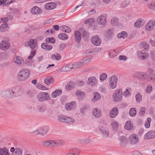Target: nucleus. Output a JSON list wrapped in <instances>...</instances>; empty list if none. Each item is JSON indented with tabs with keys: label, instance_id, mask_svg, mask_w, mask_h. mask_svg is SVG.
Instances as JSON below:
<instances>
[{
	"label": "nucleus",
	"instance_id": "nucleus-1",
	"mask_svg": "<svg viewBox=\"0 0 155 155\" xmlns=\"http://www.w3.org/2000/svg\"><path fill=\"white\" fill-rule=\"evenodd\" d=\"M135 75L142 81H151L155 82V74H153L152 73H150L148 75L145 72H138L135 73Z\"/></svg>",
	"mask_w": 155,
	"mask_h": 155
},
{
	"label": "nucleus",
	"instance_id": "nucleus-2",
	"mask_svg": "<svg viewBox=\"0 0 155 155\" xmlns=\"http://www.w3.org/2000/svg\"><path fill=\"white\" fill-rule=\"evenodd\" d=\"M30 72L26 69H22L18 72V78L20 81H24L29 78Z\"/></svg>",
	"mask_w": 155,
	"mask_h": 155
},
{
	"label": "nucleus",
	"instance_id": "nucleus-3",
	"mask_svg": "<svg viewBox=\"0 0 155 155\" xmlns=\"http://www.w3.org/2000/svg\"><path fill=\"white\" fill-rule=\"evenodd\" d=\"M93 56L89 54L81 60L79 61L73 63L74 68L77 69L82 66L84 64L83 63L84 62L86 61H87V62H90Z\"/></svg>",
	"mask_w": 155,
	"mask_h": 155
},
{
	"label": "nucleus",
	"instance_id": "nucleus-4",
	"mask_svg": "<svg viewBox=\"0 0 155 155\" xmlns=\"http://www.w3.org/2000/svg\"><path fill=\"white\" fill-rule=\"evenodd\" d=\"M122 90L121 89L116 90L113 96L114 101L115 102L120 101L122 99Z\"/></svg>",
	"mask_w": 155,
	"mask_h": 155
},
{
	"label": "nucleus",
	"instance_id": "nucleus-5",
	"mask_svg": "<svg viewBox=\"0 0 155 155\" xmlns=\"http://www.w3.org/2000/svg\"><path fill=\"white\" fill-rule=\"evenodd\" d=\"M37 98L38 100L40 101L50 100L48 93L45 92H41L38 94L37 96Z\"/></svg>",
	"mask_w": 155,
	"mask_h": 155
},
{
	"label": "nucleus",
	"instance_id": "nucleus-6",
	"mask_svg": "<svg viewBox=\"0 0 155 155\" xmlns=\"http://www.w3.org/2000/svg\"><path fill=\"white\" fill-rule=\"evenodd\" d=\"M49 130V128L48 127L45 126L39 128L34 131V132H38V134H41L42 135H44L48 133Z\"/></svg>",
	"mask_w": 155,
	"mask_h": 155
},
{
	"label": "nucleus",
	"instance_id": "nucleus-7",
	"mask_svg": "<svg viewBox=\"0 0 155 155\" xmlns=\"http://www.w3.org/2000/svg\"><path fill=\"white\" fill-rule=\"evenodd\" d=\"M10 47V44L7 40H3L0 42V49L3 50H7Z\"/></svg>",
	"mask_w": 155,
	"mask_h": 155
},
{
	"label": "nucleus",
	"instance_id": "nucleus-8",
	"mask_svg": "<svg viewBox=\"0 0 155 155\" xmlns=\"http://www.w3.org/2000/svg\"><path fill=\"white\" fill-rule=\"evenodd\" d=\"M10 152L12 153L11 155H22V150L20 148L12 147L10 149Z\"/></svg>",
	"mask_w": 155,
	"mask_h": 155
},
{
	"label": "nucleus",
	"instance_id": "nucleus-9",
	"mask_svg": "<svg viewBox=\"0 0 155 155\" xmlns=\"http://www.w3.org/2000/svg\"><path fill=\"white\" fill-rule=\"evenodd\" d=\"M98 128L101 131V134L103 135L104 137L106 138L108 137L109 136V132L105 127H103L101 125H100Z\"/></svg>",
	"mask_w": 155,
	"mask_h": 155
},
{
	"label": "nucleus",
	"instance_id": "nucleus-10",
	"mask_svg": "<svg viewBox=\"0 0 155 155\" xmlns=\"http://www.w3.org/2000/svg\"><path fill=\"white\" fill-rule=\"evenodd\" d=\"M117 81V78L116 76L114 75L111 77L109 85L111 88L114 89L116 87Z\"/></svg>",
	"mask_w": 155,
	"mask_h": 155
},
{
	"label": "nucleus",
	"instance_id": "nucleus-11",
	"mask_svg": "<svg viewBox=\"0 0 155 155\" xmlns=\"http://www.w3.org/2000/svg\"><path fill=\"white\" fill-rule=\"evenodd\" d=\"M2 95L3 97L7 98H13L11 88L3 91L2 93Z\"/></svg>",
	"mask_w": 155,
	"mask_h": 155
},
{
	"label": "nucleus",
	"instance_id": "nucleus-12",
	"mask_svg": "<svg viewBox=\"0 0 155 155\" xmlns=\"http://www.w3.org/2000/svg\"><path fill=\"white\" fill-rule=\"evenodd\" d=\"M138 57L141 60H145L148 57L149 54L146 53L145 50L139 51L138 52Z\"/></svg>",
	"mask_w": 155,
	"mask_h": 155
},
{
	"label": "nucleus",
	"instance_id": "nucleus-13",
	"mask_svg": "<svg viewBox=\"0 0 155 155\" xmlns=\"http://www.w3.org/2000/svg\"><path fill=\"white\" fill-rule=\"evenodd\" d=\"M11 91L13 96V98L19 96L20 95L19 88L18 87H11Z\"/></svg>",
	"mask_w": 155,
	"mask_h": 155
},
{
	"label": "nucleus",
	"instance_id": "nucleus-14",
	"mask_svg": "<svg viewBox=\"0 0 155 155\" xmlns=\"http://www.w3.org/2000/svg\"><path fill=\"white\" fill-rule=\"evenodd\" d=\"M155 137V131L150 130L147 132L144 136L145 140H150L153 139Z\"/></svg>",
	"mask_w": 155,
	"mask_h": 155
},
{
	"label": "nucleus",
	"instance_id": "nucleus-15",
	"mask_svg": "<svg viewBox=\"0 0 155 155\" xmlns=\"http://www.w3.org/2000/svg\"><path fill=\"white\" fill-rule=\"evenodd\" d=\"M91 40L92 43L96 46H99L101 45V40L98 35L92 37Z\"/></svg>",
	"mask_w": 155,
	"mask_h": 155
},
{
	"label": "nucleus",
	"instance_id": "nucleus-16",
	"mask_svg": "<svg viewBox=\"0 0 155 155\" xmlns=\"http://www.w3.org/2000/svg\"><path fill=\"white\" fill-rule=\"evenodd\" d=\"M106 15L103 14L99 17L97 19L98 23L100 25H104L106 23Z\"/></svg>",
	"mask_w": 155,
	"mask_h": 155
},
{
	"label": "nucleus",
	"instance_id": "nucleus-17",
	"mask_svg": "<svg viewBox=\"0 0 155 155\" xmlns=\"http://www.w3.org/2000/svg\"><path fill=\"white\" fill-rule=\"evenodd\" d=\"M42 144L45 146L52 147L55 144V143L53 140H46L42 142Z\"/></svg>",
	"mask_w": 155,
	"mask_h": 155
},
{
	"label": "nucleus",
	"instance_id": "nucleus-18",
	"mask_svg": "<svg viewBox=\"0 0 155 155\" xmlns=\"http://www.w3.org/2000/svg\"><path fill=\"white\" fill-rule=\"evenodd\" d=\"M97 83V80L94 77H92L89 78L87 82V84L88 85L92 86H95Z\"/></svg>",
	"mask_w": 155,
	"mask_h": 155
},
{
	"label": "nucleus",
	"instance_id": "nucleus-19",
	"mask_svg": "<svg viewBox=\"0 0 155 155\" xmlns=\"http://www.w3.org/2000/svg\"><path fill=\"white\" fill-rule=\"evenodd\" d=\"M76 107V102L72 101L71 103L67 104L65 105V109L67 110H71L75 109Z\"/></svg>",
	"mask_w": 155,
	"mask_h": 155
},
{
	"label": "nucleus",
	"instance_id": "nucleus-20",
	"mask_svg": "<svg viewBox=\"0 0 155 155\" xmlns=\"http://www.w3.org/2000/svg\"><path fill=\"white\" fill-rule=\"evenodd\" d=\"M137 136L136 134H131L129 137L131 144H134L138 141V139L137 137Z\"/></svg>",
	"mask_w": 155,
	"mask_h": 155
},
{
	"label": "nucleus",
	"instance_id": "nucleus-21",
	"mask_svg": "<svg viewBox=\"0 0 155 155\" xmlns=\"http://www.w3.org/2000/svg\"><path fill=\"white\" fill-rule=\"evenodd\" d=\"M56 4L54 2L46 3L45 5V8L48 10H51L54 9L56 8Z\"/></svg>",
	"mask_w": 155,
	"mask_h": 155
},
{
	"label": "nucleus",
	"instance_id": "nucleus-22",
	"mask_svg": "<svg viewBox=\"0 0 155 155\" xmlns=\"http://www.w3.org/2000/svg\"><path fill=\"white\" fill-rule=\"evenodd\" d=\"M74 64L71 63L63 67L61 69L62 71H70L72 69H74L73 68Z\"/></svg>",
	"mask_w": 155,
	"mask_h": 155
},
{
	"label": "nucleus",
	"instance_id": "nucleus-23",
	"mask_svg": "<svg viewBox=\"0 0 155 155\" xmlns=\"http://www.w3.org/2000/svg\"><path fill=\"white\" fill-rule=\"evenodd\" d=\"M118 110L116 107L113 108L110 111V116L112 118L115 117L118 114Z\"/></svg>",
	"mask_w": 155,
	"mask_h": 155
},
{
	"label": "nucleus",
	"instance_id": "nucleus-24",
	"mask_svg": "<svg viewBox=\"0 0 155 155\" xmlns=\"http://www.w3.org/2000/svg\"><path fill=\"white\" fill-rule=\"evenodd\" d=\"M145 21L144 20L139 18L134 23V26L137 28H139L142 26L144 24Z\"/></svg>",
	"mask_w": 155,
	"mask_h": 155
},
{
	"label": "nucleus",
	"instance_id": "nucleus-25",
	"mask_svg": "<svg viewBox=\"0 0 155 155\" xmlns=\"http://www.w3.org/2000/svg\"><path fill=\"white\" fill-rule=\"evenodd\" d=\"M79 153L80 150H79L74 148L71 149L66 155H79Z\"/></svg>",
	"mask_w": 155,
	"mask_h": 155
},
{
	"label": "nucleus",
	"instance_id": "nucleus-26",
	"mask_svg": "<svg viewBox=\"0 0 155 155\" xmlns=\"http://www.w3.org/2000/svg\"><path fill=\"white\" fill-rule=\"evenodd\" d=\"M36 40L31 39L30 41L26 42L27 45H29L30 48L32 49H34L36 47Z\"/></svg>",
	"mask_w": 155,
	"mask_h": 155
},
{
	"label": "nucleus",
	"instance_id": "nucleus-27",
	"mask_svg": "<svg viewBox=\"0 0 155 155\" xmlns=\"http://www.w3.org/2000/svg\"><path fill=\"white\" fill-rule=\"evenodd\" d=\"M119 139L122 146H125L127 145L128 139L125 136H121Z\"/></svg>",
	"mask_w": 155,
	"mask_h": 155
},
{
	"label": "nucleus",
	"instance_id": "nucleus-28",
	"mask_svg": "<svg viewBox=\"0 0 155 155\" xmlns=\"http://www.w3.org/2000/svg\"><path fill=\"white\" fill-rule=\"evenodd\" d=\"M94 97L92 98V101L94 102H95L100 99L101 98L100 94L97 92H94L93 93Z\"/></svg>",
	"mask_w": 155,
	"mask_h": 155
},
{
	"label": "nucleus",
	"instance_id": "nucleus-29",
	"mask_svg": "<svg viewBox=\"0 0 155 155\" xmlns=\"http://www.w3.org/2000/svg\"><path fill=\"white\" fill-rule=\"evenodd\" d=\"M31 12L32 14H38L40 13L41 12L39 8L35 6L31 9Z\"/></svg>",
	"mask_w": 155,
	"mask_h": 155
},
{
	"label": "nucleus",
	"instance_id": "nucleus-30",
	"mask_svg": "<svg viewBox=\"0 0 155 155\" xmlns=\"http://www.w3.org/2000/svg\"><path fill=\"white\" fill-rule=\"evenodd\" d=\"M74 37L75 41L77 42H79L81 39V33L78 31H76L74 33Z\"/></svg>",
	"mask_w": 155,
	"mask_h": 155
},
{
	"label": "nucleus",
	"instance_id": "nucleus-31",
	"mask_svg": "<svg viewBox=\"0 0 155 155\" xmlns=\"http://www.w3.org/2000/svg\"><path fill=\"white\" fill-rule=\"evenodd\" d=\"M62 92V90L61 89H57L53 92L51 94V97L53 98H55L60 95Z\"/></svg>",
	"mask_w": 155,
	"mask_h": 155
},
{
	"label": "nucleus",
	"instance_id": "nucleus-32",
	"mask_svg": "<svg viewBox=\"0 0 155 155\" xmlns=\"http://www.w3.org/2000/svg\"><path fill=\"white\" fill-rule=\"evenodd\" d=\"M0 155H10L8 150L6 147L0 148Z\"/></svg>",
	"mask_w": 155,
	"mask_h": 155
},
{
	"label": "nucleus",
	"instance_id": "nucleus-33",
	"mask_svg": "<svg viewBox=\"0 0 155 155\" xmlns=\"http://www.w3.org/2000/svg\"><path fill=\"white\" fill-rule=\"evenodd\" d=\"M54 81V79L51 77H47L44 79L45 83L47 85H49L53 83Z\"/></svg>",
	"mask_w": 155,
	"mask_h": 155
},
{
	"label": "nucleus",
	"instance_id": "nucleus-34",
	"mask_svg": "<svg viewBox=\"0 0 155 155\" xmlns=\"http://www.w3.org/2000/svg\"><path fill=\"white\" fill-rule=\"evenodd\" d=\"M93 113L94 116L97 118H99L101 115V112L99 110L94 109L93 111Z\"/></svg>",
	"mask_w": 155,
	"mask_h": 155
},
{
	"label": "nucleus",
	"instance_id": "nucleus-35",
	"mask_svg": "<svg viewBox=\"0 0 155 155\" xmlns=\"http://www.w3.org/2000/svg\"><path fill=\"white\" fill-rule=\"evenodd\" d=\"M133 126V125L132 124L131 121H129L126 123L124 127L126 130H130L132 129Z\"/></svg>",
	"mask_w": 155,
	"mask_h": 155
},
{
	"label": "nucleus",
	"instance_id": "nucleus-36",
	"mask_svg": "<svg viewBox=\"0 0 155 155\" xmlns=\"http://www.w3.org/2000/svg\"><path fill=\"white\" fill-rule=\"evenodd\" d=\"M127 33L126 32L123 31L121 33L118 34L117 36L119 38H125L127 37Z\"/></svg>",
	"mask_w": 155,
	"mask_h": 155
},
{
	"label": "nucleus",
	"instance_id": "nucleus-37",
	"mask_svg": "<svg viewBox=\"0 0 155 155\" xmlns=\"http://www.w3.org/2000/svg\"><path fill=\"white\" fill-rule=\"evenodd\" d=\"M58 38L61 40H65L68 38V37L65 33H60L58 35Z\"/></svg>",
	"mask_w": 155,
	"mask_h": 155
},
{
	"label": "nucleus",
	"instance_id": "nucleus-38",
	"mask_svg": "<svg viewBox=\"0 0 155 155\" xmlns=\"http://www.w3.org/2000/svg\"><path fill=\"white\" fill-rule=\"evenodd\" d=\"M113 28H110L107 30L106 34V37L107 38H110L113 33Z\"/></svg>",
	"mask_w": 155,
	"mask_h": 155
},
{
	"label": "nucleus",
	"instance_id": "nucleus-39",
	"mask_svg": "<svg viewBox=\"0 0 155 155\" xmlns=\"http://www.w3.org/2000/svg\"><path fill=\"white\" fill-rule=\"evenodd\" d=\"M63 31L66 33H69L71 31V28L66 25H62L61 26Z\"/></svg>",
	"mask_w": 155,
	"mask_h": 155
},
{
	"label": "nucleus",
	"instance_id": "nucleus-40",
	"mask_svg": "<svg viewBox=\"0 0 155 155\" xmlns=\"http://www.w3.org/2000/svg\"><path fill=\"white\" fill-rule=\"evenodd\" d=\"M37 108L38 111L43 112L46 110V107L43 104H41L38 106Z\"/></svg>",
	"mask_w": 155,
	"mask_h": 155
},
{
	"label": "nucleus",
	"instance_id": "nucleus-41",
	"mask_svg": "<svg viewBox=\"0 0 155 155\" xmlns=\"http://www.w3.org/2000/svg\"><path fill=\"white\" fill-rule=\"evenodd\" d=\"M74 86V83L73 81H70L67 84L66 88L67 89L70 90L73 89Z\"/></svg>",
	"mask_w": 155,
	"mask_h": 155
},
{
	"label": "nucleus",
	"instance_id": "nucleus-42",
	"mask_svg": "<svg viewBox=\"0 0 155 155\" xmlns=\"http://www.w3.org/2000/svg\"><path fill=\"white\" fill-rule=\"evenodd\" d=\"M137 113L136 109L135 108H132L130 109L129 114L131 117L134 116Z\"/></svg>",
	"mask_w": 155,
	"mask_h": 155
},
{
	"label": "nucleus",
	"instance_id": "nucleus-43",
	"mask_svg": "<svg viewBox=\"0 0 155 155\" xmlns=\"http://www.w3.org/2000/svg\"><path fill=\"white\" fill-rule=\"evenodd\" d=\"M93 22V19L92 18L87 19L84 21L85 24H88L90 26L91 25Z\"/></svg>",
	"mask_w": 155,
	"mask_h": 155
},
{
	"label": "nucleus",
	"instance_id": "nucleus-44",
	"mask_svg": "<svg viewBox=\"0 0 155 155\" xmlns=\"http://www.w3.org/2000/svg\"><path fill=\"white\" fill-rule=\"evenodd\" d=\"M125 97H128L131 95V93L130 91L127 88L125 91L122 93V95Z\"/></svg>",
	"mask_w": 155,
	"mask_h": 155
},
{
	"label": "nucleus",
	"instance_id": "nucleus-45",
	"mask_svg": "<svg viewBox=\"0 0 155 155\" xmlns=\"http://www.w3.org/2000/svg\"><path fill=\"white\" fill-rule=\"evenodd\" d=\"M15 62L18 64H20L23 61V59L20 56H17L16 58L14 59Z\"/></svg>",
	"mask_w": 155,
	"mask_h": 155
},
{
	"label": "nucleus",
	"instance_id": "nucleus-46",
	"mask_svg": "<svg viewBox=\"0 0 155 155\" xmlns=\"http://www.w3.org/2000/svg\"><path fill=\"white\" fill-rule=\"evenodd\" d=\"M66 117L65 116L58 115V119L60 122L65 123Z\"/></svg>",
	"mask_w": 155,
	"mask_h": 155
},
{
	"label": "nucleus",
	"instance_id": "nucleus-47",
	"mask_svg": "<svg viewBox=\"0 0 155 155\" xmlns=\"http://www.w3.org/2000/svg\"><path fill=\"white\" fill-rule=\"evenodd\" d=\"M118 19L114 17L112 18L111 21V24L113 26L117 25L118 24Z\"/></svg>",
	"mask_w": 155,
	"mask_h": 155
},
{
	"label": "nucleus",
	"instance_id": "nucleus-48",
	"mask_svg": "<svg viewBox=\"0 0 155 155\" xmlns=\"http://www.w3.org/2000/svg\"><path fill=\"white\" fill-rule=\"evenodd\" d=\"M107 74L105 73H102L100 76V79L101 81H103L106 80L107 78Z\"/></svg>",
	"mask_w": 155,
	"mask_h": 155
},
{
	"label": "nucleus",
	"instance_id": "nucleus-49",
	"mask_svg": "<svg viewBox=\"0 0 155 155\" xmlns=\"http://www.w3.org/2000/svg\"><path fill=\"white\" fill-rule=\"evenodd\" d=\"M109 54L111 58H113L116 56L117 53L116 51L114 50H110L109 51Z\"/></svg>",
	"mask_w": 155,
	"mask_h": 155
},
{
	"label": "nucleus",
	"instance_id": "nucleus-50",
	"mask_svg": "<svg viewBox=\"0 0 155 155\" xmlns=\"http://www.w3.org/2000/svg\"><path fill=\"white\" fill-rule=\"evenodd\" d=\"M146 110V108L145 107H141L140 110L139 112V115L141 116L143 115L145 113Z\"/></svg>",
	"mask_w": 155,
	"mask_h": 155
},
{
	"label": "nucleus",
	"instance_id": "nucleus-51",
	"mask_svg": "<svg viewBox=\"0 0 155 155\" xmlns=\"http://www.w3.org/2000/svg\"><path fill=\"white\" fill-rule=\"evenodd\" d=\"M36 53V51L34 50H32L31 51L30 55L28 56V58L30 60L32 59L33 57L35 56Z\"/></svg>",
	"mask_w": 155,
	"mask_h": 155
},
{
	"label": "nucleus",
	"instance_id": "nucleus-52",
	"mask_svg": "<svg viewBox=\"0 0 155 155\" xmlns=\"http://www.w3.org/2000/svg\"><path fill=\"white\" fill-rule=\"evenodd\" d=\"M45 41L48 43H54L55 42V39L52 37L50 38H47L45 40Z\"/></svg>",
	"mask_w": 155,
	"mask_h": 155
},
{
	"label": "nucleus",
	"instance_id": "nucleus-53",
	"mask_svg": "<svg viewBox=\"0 0 155 155\" xmlns=\"http://www.w3.org/2000/svg\"><path fill=\"white\" fill-rule=\"evenodd\" d=\"M151 120L150 118L148 117L147 119V122L145 123V126L146 128H149L150 127V124Z\"/></svg>",
	"mask_w": 155,
	"mask_h": 155
},
{
	"label": "nucleus",
	"instance_id": "nucleus-54",
	"mask_svg": "<svg viewBox=\"0 0 155 155\" xmlns=\"http://www.w3.org/2000/svg\"><path fill=\"white\" fill-rule=\"evenodd\" d=\"M54 142L55 143V144H57L58 146L63 145L64 143V142L63 140H54Z\"/></svg>",
	"mask_w": 155,
	"mask_h": 155
},
{
	"label": "nucleus",
	"instance_id": "nucleus-55",
	"mask_svg": "<svg viewBox=\"0 0 155 155\" xmlns=\"http://www.w3.org/2000/svg\"><path fill=\"white\" fill-rule=\"evenodd\" d=\"M135 98L137 102L140 103L142 100V97L140 94H138L136 95Z\"/></svg>",
	"mask_w": 155,
	"mask_h": 155
},
{
	"label": "nucleus",
	"instance_id": "nucleus-56",
	"mask_svg": "<svg viewBox=\"0 0 155 155\" xmlns=\"http://www.w3.org/2000/svg\"><path fill=\"white\" fill-rule=\"evenodd\" d=\"M76 95L78 96H80L82 97H84L85 96V94L83 92L78 91L76 92Z\"/></svg>",
	"mask_w": 155,
	"mask_h": 155
},
{
	"label": "nucleus",
	"instance_id": "nucleus-57",
	"mask_svg": "<svg viewBox=\"0 0 155 155\" xmlns=\"http://www.w3.org/2000/svg\"><path fill=\"white\" fill-rule=\"evenodd\" d=\"M74 121V120L73 118L68 117L66 116L65 118V123H69L71 122H73Z\"/></svg>",
	"mask_w": 155,
	"mask_h": 155
},
{
	"label": "nucleus",
	"instance_id": "nucleus-58",
	"mask_svg": "<svg viewBox=\"0 0 155 155\" xmlns=\"http://www.w3.org/2000/svg\"><path fill=\"white\" fill-rule=\"evenodd\" d=\"M150 53L152 59L153 61H155V50H151L150 51Z\"/></svg>",
	"mask_w": 155,
	"mask_h": 155
},
{
	"label": "nucleus",
	"instance_id": "nucleus-59",
	"mask_svg": "<svg viewBox=\"0 0 155 155\" xmlns=\"http://www.w3.org/2000/svg\"><path fill=\"white\" fill-rule=\"evenodd\" d=\"M112 126L113 129L115 130L118 127V124L115 121H113L112 123Z\"/></svg>",
	"mask_w": 155,
	"mask_h": 155
},
{
	"label": "nucleus",
	"instance_id": "nucleus-60",
	"mask_svg": "<svg viewBox=\"0 0 155 155\" xmlns=\"http://www.w3.org/2000/svg\"><path fill=\"white\" fill-rule=\"evenodd\" d=\"M152 90V87L151 85L148 86L146 89V92L149 93Z\"/></svg>",
	"mask_w": 155,
	"mask_h": 155
},
{
	"label": "nucleus",
	"instance_id": "nucleus-61",
	"mask_svg": "<svg viewBox=\"0 0 155 155\" xmlns=\"http://www.w3.org/2000/svg\"><path fill=\"white\" fill-rule=\"evenodd\" d=\"M147 6L153 10L155 9V3H153L150 4H148Z\"/></svg>",
	"mask_w": 155,
	"mask_h": 155
},
{
	"label": "nucleus",
	"instance_id": "nucleus-62",
	"mask_svg": "<svg viewBox=\"0 0 155 155\" xmlns=\"http://www.w3.org/2000/svg\"><path fill=\"white\" fill-rule=\"evenodd\" d=\"M147 24L151 27L152 26V27L153 28L155 25V22L153 20H150Z\"/></svg>",
	"mask_w": 155,
	"mask_h": 155
},
{
	"label": "nucleus",
	"instance_id": "nucleus-63",
	"mask_svg": "<svg viewBox=\"0 0 155 155\" xmlns=\"http://www.w3.org/2000/svg\"><path fill=\"white\" fill-rule=\"evenodd\" d=\"M37 87L38 88L42 90H45L46 89V87L41 84H37Z\"/></svg>",
	"mask_w": 155,
	"mask_h": 155
},
{
	"label": "nucleus",
	"instance_id": "nucleus-64",
	"mask_svg": "<svg viewBox=\"0 0 155 155\" xmlns=\"http://www.w3.org/2000/svg\"><path fill=\"white\" fill-rule=\"evenodd\" d=\"M145 28L147 31H150L153 28L152 27V26L151 27L147 24L145 26Z\"/></svg>",
	"mask_w": 155,
	"mask_h": 155
}]
</instances>
